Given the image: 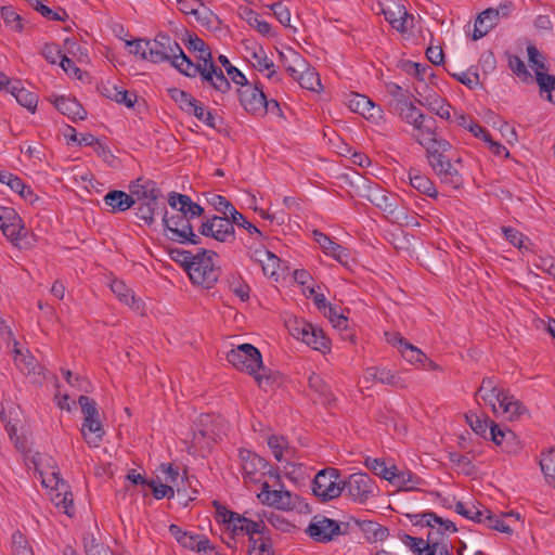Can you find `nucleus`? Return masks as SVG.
<instances>
[{
  "label": "nucleus",
  "instance_id": "dca6fc26",
  "mask_svg": "<svg viewBox=\"0 0 555 555\" xmlns=\"http://www.w3.org/2000/svg\"><path fill=\"white\" fill-rule=\"evenodd\" d=\"M412 127L415 131L412 135L413 139L425 149L441 139L437 134V125L433 117H426L423 115L412 125Z\"/></svg>",
  "mask_w": 555,
  "mask_h": 555
},
{
  "label": "nucleus",
  "instance_id": "cd10ccee",
  "mask_svg": "<svg viewBox=\"0 0 555 555\" xmlns=\"http://www.w3.org/2000/svg\"><path fill=\"white\" fill-rule=\"evenodd\" d=\"M504 392L505 390L498 388V382L494 377H485L476 395L488 402L494 413H498L495 401H498Z\"/></svg>",
  "mask_w": 555,
  "mask_h": 555
},
{
  "label": "nucleus",
  "instance_id": "a18cd8bd",
  "mask_svg": "<svg viewBox=\"0 0 555 555\" xmlns=\"http://www.w3.org/2000/svg\"><path fill=\"white\" fill-rule=\"evenodd\" d=\"M308 385L311 390L320 396L324 403H331L334 400L328 385L320 375L311 373L308 378Z\"/></svg>",
  "mask_w": 555,
  "mask_h": 555
},
{
  "label": "nucleus",
  "instance_id": "8fccbe9b",
  "mask_svg": "<svg viewBox=\"0 0 555 555\" xmlns=\"http://www.w3.org/2000/svg\"><path fill=\"white\" fill-rule=\"evenodd\" d=\"M298 83L301 88L310 91H318L321 87L319 74L307 63V68L298 76Z\"/></svg>",
  "mask_w": 555,
  "mask_h": 555
},
{
  "label": "nucleus",
  "instance_id": "c9c22d12",
  "mask_svg": "<svg viewBox=\"0 0 555 555\" xmlns=\"http://www.w3.org/2000/svg\"><path fill=\"white\" fill-rule=\"evenodd\" d=\"M498 403V411L501 410V414L509 420L518 417L526 411V408L522 405V403L507 391L501 395Z\"/></svg>",
  "mask_w": 555,
  "mask_h": 555
},
{
  "label": "nucleus",
  "instance_id": "f257e3e1",
  "mask_svg": "<svg viewBox=\"0 0 555 555\" xmlns=\"http://www.w3.org/2000/svg\"><path fill=\"white\" fill-rule=\"evenodd\" d=\"M212 505L216 509V520L224 527L223 534L227 538H223V541L229 547L234 548L236 539L247 535L249 555H274L272 543L266 538L268 528L262 519L253 520L246 516L247 512L241 515L228 509L218 501H214Z\"/></svg>",
  "mask_w": 555,
  "mask_h": 555
},
{
  "label": "nucleus",
  "instance_id": "4c0bfd02",
  "mask_svg": "<svg viewBox=\"0 0 555 555\" xmlns=\"http://www.w3.org/2000/svg\"><path fill=\"white\" fill-rule=\"evenodd\" d=\"M190 115L195 116L199 121L204 122L207 127L219 130L223 125L221 117H216L215 114L207 109L206 106L198 100L189 112Z\"/></svg>",
  "mask_w": 555,
  "mask_h": 555
},
{
  "label": "nucleus",
  "instance_id": "473e14b6",
  "mask_svg": "<svg viewBox=\"0 0 555 555\" xmlns=\"http://www.w3.org/2000/svg\"><path fill=\"white\" fill-rule=\"evenodd\" d=\"M383 14L396 30L404 33L408 29L406 23L410 15L403 5L393 4L391 8L384 9Z\"/></svg>",
  "mask_w": 555,
  "mask_h": 555
},
{
  "label": "nucleus",
  "instance_id": "3c124183",
  "mask_svg": "<svg viewBox=\"0 0 555 555\" xmlns=\"http://www.w3.org/2000/svg\"><path fill=\"white\" fill-rule=\"evenodd\" d=\"M168 94L179 105V107L188 114L189 112H191L193 104H195L196 102V99L194 96H192L186 91L180 90L178 88L168 89Z\"/></svg>",
  "mask_w": 555,
  "mask_h": 555
},
{
  "label": "nucleus",
  "instance_id": "a878e982",
  "mask_svg": "<svg viewBox=\"0 0 555 555\" xmlns=\"http://www.w3.org/2000/svg\"><path fill=\"white\" fill-rule=\"evenodd\" d=\"M389 338L388 341L392 345H398L402 357L410 363H418L426 359L424 352L417 347L411 345L405 338L399 334H386Z\"/></svg>",
  "mask_w": 555,
  "mask_h": 555
},
{
  "label": "nucleus",
  "instance_id": "7c9ffc66",
  "mask_svg": "<svg viewBox=\"0 0 555 555\" xmlns=\"http://www.w3.org/2000/svg\"><path fill=\"white\" fill-rule=\"evenodd\" d=\"M101 93L118 104H125L127 107H133L138 98L135 93H130L112 83L103 85L101 87Z\"/></svg>",
  "mask_w": 555,
  "mask_h": 555
},
{
  "label": "nucleus",
  "instance_id": "13d9d810",
  "mask_svg": "<svg viewBox=\"0 0 555 555\" xmlns=\"http://www.w3.org/2000/svg\"><path fill=\"white\" fill-rule=\"evenodd\" d=\"M450 462L466 476H472L476 473V467L472 463L470 459L466 455L453 452L449 454Z\"/></svg>",
  "mask_w": 555,
  "mask_h": 555
},
{
  "label": "nucleus",
  "instance_id": "e433bc0d",
  "mask_svg": "<svg viewBox=\"0 0 555 555\" xmlns=\"http://www.w3.org/2000/svg\"><path fill=\"white\" fill-rule=\"evenodd\" d=\"M170 64L184 76L193 78L198 75V72H201L202 62L198 61L197 64H194L180 47V52L176 53L171 59Z\"/></svg>",
  "mask_w": 555,
  "mask_h": 555
},
{
  "label": "nucleus",
  "instance_id": "603ef678",
  "mask_svg": "<svg viewBox=\"0 0 555 555\" xmlns=\"http://www.w3.org/2000/svg\"><path fill=\"white\" fill-rule=\"evenodd\" d=\"M541 470L543 472L546 480L550 483H554L555 486V450L551 449L550 451L542 453V457L540 460Z\"/></svg>",
  "mask_w": 555,
  "mask_h": 555
},
{
  "label": "nucleus",
  "instance_id": "5701e85b",
  "mask_svg": "<svg viewBox=\"0 0 555 555\" xmlns=\"http://www.w3.org/2000/svg\"><path fill=\"white\" fill-rule=\"evenodd\" d=\"M184 548L196 551L201 555H218L215 546L210 543L209 539L204 534L189 532L184 535L180 543Z\"/></svg>",
  "mask_w": 555,
  "mask_h": 555
},
{
  "label": "nucleus",
  "instance_id": "bf43d9fd",
  "mask_svg": "<svg viewBox=\"0 0 555 555\" xmlns=\"http://www.w3.org/2000/svg\"><path fill=\"white\" fill-rule=\"evenodd\" d=\"M234 224L244 228L258 243L263 242L266 238L262 232L255 224L249 222L241 212L233 215L232 225L234 227Z\"/></svg>",
  "mask_w": 555,
  "mask_h": 555
},
{
  "label": "nucleus",
  "instance_id": "a19ab883",
  "mask_svg": "<svg viewBox=\"0 0 555 555\" xmlns=\"http://www.w3.org/2000/svg\"><path fill=\"white\" fill-rule=\"evenodd\" d=\"M250 57L254 60L253 66L259 70H269L267 77L272 79L275 76L274 63L268 59L262 47L258 46L250 50Z\"/></svg>",
  "mask_w": 555,
  "mask_h": 555
},
{
  "label": "nucleus",
  "instance_id": "1a4fd4ad",
  "mask_svg": "<svg viewBox=\"0 0 555 555\" xmlns=\"http://www.w3.org/2000/svg\"><path fill=\"white\" fill-rule=\"evenodd\" d=\"M199 233L212 237L218 242L230 243L235 240V230L232 225V217L212 216L202 222Z\"/></svg>",
  "mask_w": 555,
  "mask_h": 555
},
{
  "label": "nucleus",
  "instance_id": "09e8293b",
  "mask_svg": "<svg viewBox=\"0 0 555 555\" xmlns=\"http://www.w3.org/2000/svg\"><path fill=\"white\" fill-rule=\"evenodd\" d=\"M367 469H370L376 476L382 477L385 480L393 478V470H397L396 466L387 467L385 462L380 459L366 457L364 462Z\"/></svg>",
  "mask_w": 555,
  "mask_h": 555
},
{
  "label": "nucleus",
  "instance_id": "f8f14e48",
  "mask_svg": "<svg viewBox=\"0 0 555 555\" xmlns=\"http://www.w3.org/2000/svg\"><path fill=\"white\" fill-rule=\"evenodd\" d=\"M130 194L134 202L137 203H149V204H159V199L163 198L162 190L158 188L157 183L151 179L138 178L132 181L129 185Z\"/></svg>",
  "mask_w": 555,
  "mask_h": 555
},
{
  "label": "nucleus",
  "instance_id": "69168bd1",
  "mask_svg": "<svg viewBox=\"0 0 555 555\" xmlns=\"http://www.w3.org/2000/svg\"><path fill=\"white\" fill-rule=\"evenodd\" d=\"M1 16L7 25H11L14 30L23 29L22 17L16 13L13 7H2Z\"/></svg>",
  "mask_w": 555,
  "mask_h": 555
},
{
  "label": "nucleus",
  "instance_id": "9b49d317",
  "mask_svg": "<svg viewBox=\"0 0 555 555\" xmlns=\"http://www.w3.org/2000/svg\"><path fill=\"white\" fill-rule=\"evenodd\" d=\"M344 491H346L354 502L365 503L374 495L375 485L367 474L356 473L344 480Z\"/></svg>",
  "mask_w": 555,
  "mask_h": 555
},
{
  "label": "nucleus",
  "instance_id": "c85d7f7f",
  "mask_svg": "<svg viewBox=\"0 0 555 555\" xmlns=\"http://www.w3.org/2000/svg\"><path fill=\"white\" fill-rule=\"evenodd\" d=\"M352 521L361 529L369 542L384 541L389 535L388 529L376 521L359 520L356 518H352Z\"/></svg>",
  "mask_w": 555,
  "mask_h": 555
},
{
  "label": "nucleus",
  "instance_id": "864d4df0",
  "mask_svg": "<svg viewBox=\"0 0 555 555\" xmlns=\"http://www.w3.org/2000/svg\"><path fill=\"white\" fill-rule=\"evenodd\" d=\"M135 205H137V207H135L137 218L139 220L143 221L144 224H146L147 227L153 225L155 222L154 215L158 210L159 205L158 204H156V205L149 204L147 202L146 203H137Z\"/></svg>",
  "mask_w": 555,
  "mask_h": 555
},
{
  "label": "nucleus",
  "instance_id": "e2e57ef3",
  "mask_svg": "<svg viewBox=\"0 0 555 555\" xmlns=\"http://www.w3.org/2000/svg\"><path fill=\"white\" fill-rule=\"evenodd\" d=\"M169 256L173 261L181 264L188 272L191 262L194 260L195 254L182 248H170Z\"/></svg>",
  "mask_w": 555,
  "mask_h": 555
},
{
  "label": "nucleus",
  "instance_id": "0eeeda50",
  "mask_svg": "<svg viewBox=\"0 0 555 555\" xmlns=\"http://www.w3.org/2000/svg\"><path fill=\"white\" fill-rule=\"evenodd\" d=\"M527 53L529 64L534 68L535 80L541 93L546 92L547 100L555 104V75L543 72L546 69L544 57L534 44H528Z\"/></svg>",
  "mask_w": 555,
  "mask_h": 555
},
{
  "label": "nucleus",
  "instance_id": "20e7f679",
  "mask_svg": "<svg viewBox=\"0 0 555 555\" xmlns=\"http://www.w3.org/2000/svg\"><path fill=\"white\" fill-rule=\"evenodd\" d=\"M163 224L165 230L169 232L168 238L179 244H201L199 235L194 233L191 219L183 212L177 211L172 216H168L166 207L163 205Z\"/></svg>",
  "mask_w": 555,
  "mask_h": 555
},
{
  "label": "nucleus",
  "instance_id": "423d86ee",
  "mask_svg": "<svg viewBox=\"0 0 555 555\" xmlns=\"http://www.w3.org/2000/svg\"><path fill=\"white\" fill-rule=\"evenodd\" d=\"M145 50H149V55L143 54V60L155 64L170 63L176 53L180 52V44L167 34L159 33L153 40L145 42Z\"/></svg>",
  "mask_w": 555,
  "mask_h": 555
},
{
  "label": "nucleus",
  "instance_id": "393cba45",
  "mask_svg": "<svg viewBox=\"0 0 555 555\" xmlns=\"http://www.w3.org/2000/svg\"><path fill=\"white\" fill-rule=\"evenodd\" d=\"M364 380H376L382 384L390 385L398 388H405L406 383L399 375L393 374L387 369L369 367L365 371Z\"/></svg>",
  "mask_w": 555,
  "mask_h": 555
},
{
  "label": "nucleus",
  "instance_id": "4be33fe9",
  "mask_svg": "<svg viewBox=\"0 0 555 555\" xmlns=\"http://www.w3.org/2000/svg\"><path fill=\"white\" fill-rule=\"evenodd\" d=\"M313 237L326 255L332 256L341 264L348 262L349 253L345 247L332 241L330 236L318 230L313 231Z\"/></svg>",
  "mask_w": 555,
  "mask_h": 555
},
{
  "label": "nucleus",
  "instance_id": "2f4dec72",
  "mask_svg": "<svg viewBox=\"0 0 555 555\" xmlns=\"http://www.w3.org/2000/svg\"><path fill=\"white\" fill-rule=\"evenodd\" d=\"M81 434L89 446L98 447L105 434L99 416L83 420Z\"/></svg>",
  "mask_w": 555,
  "mask_h": 555
},
{
  "label": "nucleus",
  "instance_id": "bb28decb",
  "mask_svg": "<svg viewBox=\"0 0 555 555\" xmlns=\"http://www.w3.org/2000/svg\"><path fill=\"white\" fill-rule=\"evenodd\" d=\"M104 204L109 207L112 212H124L134 206L131 194L120 190L109 191L105 194Z\"/></svg>",
  "mask_w": 555,
  "mask_h": 555
},
{
  "label": "nucleus",
  "instance_id": "b1692460",
  "mask_svg": "<svg viewBox=\"0 0 555 555\" xmlns=\"http://www.w3.org/2000/svg\"><path fill=\"white\" fill-rule=\"evenodd\" d=\"M499 9L489 8L482 11L475 21V28L473 39L478 40L486 36L490 29H492L499 21Z\"/></svg>",
  "mask_w": 555,
  "mask_h": 555
},
{
  "label": "nucleus",
  "instance_id": "39448f33",
  "mask_svg": "<svg viewBox=\"0 0 555 555\" xmlns=\"http://www.w3.org/2000/svg\"><path fill=\"white\" fill-rule=\"evenodd\" d=\"M312 492L322 502L338 498L344 492L339 470L333 467L320 470L312 481Z\"/></svg>",
  "mask_w": 555,
  "mask_h": 555
},
{
  "label": "nucleus",
  "instance_id": "338daca9",
  "mask_svg": "<svg viewBox=\"0 0 555 555\" xmlns=\"http://www.w3.org/2000/svg\"><path fill=\"white\" fill-rule=\"evenodd\" d=\"M25 230L23 223H22V219L20 218V221H16V222H8V224H5L3 227V229H1L2 233L4 234V236H7L10 241L12 242H15V241H20L23 238V231Z\"/></svg>",
  "mask_w": 555,
  "mask_h": 555
},
{
  "label": "nucleus",
  "instance_id": "f3484780",
  "mask_svg": "<svg viewBox=\"0 0 555 555\" xmlns=\"http://www.w3.org/2000/svg\"><path fill=\"white\" fill-rule=\"evenodd\" d=\"M451 147L452 146L449 141L440 139L425 149L426 158L434 172H441V167H443L447 162L453 158V156L450 155Z\"/></svg>",
  "mask_w": 555,
  "mask_h": 555
},
{
  "label": "nucleus",
  "instance_id": "0e129e2a",
  "mask_svg": "<svg viewBox=\"0 0 555 555\" xmlns=\"http://www.w3.org/2000/svg\"><path fill=\"white\" fill-rule=\"evenodd\" d=\"M245 20L251 27H255L261 35L266 36L270 34L271 25L266 21H261L257 12L250 9H246Z\"/></svg>",
  "mask_w": 555,
  "mask_h": 555
},
{
  "label": "nucleus",
  "instance_id": "aec40b11",
  "mask_svg": "<svg viewBox=\"0 0 555 555\" xmlns=\"http://www.w3.org/2000/svg\"><path fill=\"white\" fill-rule=\"evenodd\" d=\"M50 101L61 114L67 116L72 120H82L87 116L86 109L74 98L61 95L50 98Z\"/></svg>",
  "mask_w": 555,
  "mask_h": 555
},
{
  "label": "nucleus",
  "instance_id": "49530a36",
  "mask_svg": "<svg viewBox=\"0 0 555 555\" xmlns=\"http://www.w3.org/2000/svg\"><path fill=\"white\" fill-rule=\"evenodd\" d=\"M402 542L416 555H425L431 551V544L435 542L431 540V533L427 537V542L422 538H415L410 534L402 535Z\"/></svg>",
  "mask_w": 555,
  "mask_h": 555
},
{
  "label": "nucleus",
  "instance_id": "37998d69",
  "mask_svg": "<svg viewBox=\"0 0 555 555\" xmlns=\"http://www.w3.org/2000/svg\"><path fill=\"white\" fill-rule=\"evenodd\" d=\"M388 481L403 490L410 491L415 490L416 486L422 482V479L410 470H393V478H390Z\"/></svg>",
  "mask_w": 555,
  "mask_h": 555
},
{
  "label": "nucleus",
  "instance_id": "7ed1b4c3",
  "mask_svg": "<svg viewBox=\"0 0 555 555\" xmlns=\"http://www.w3.org/2000/svg\"><path fill=\"white\" fill-rule=\"evenodd\" d=\"M217 254L212 250L199 248L189 267L188 274L194 284L211 288L219 279L220 268L216 267L212 258Z\"/></svg>",
  "mask_w": 555,
  "mask_h": 555
},
{
  "label": "nucleus",
  "instance_id": "72a5a7b5",
  "mask_svg": "<svg viewBox=\"0 0 555 555\" xmlns=\"http://www.w3.org/2000/svg\"><path fill=\"white\" fill-rule=\"evenodd\" d=\"M409 180L410 184L420 193H423L433 198L437 197L438 193L434 182L418 169L411 168L409 170Z\"/></svg>",
  "mask_w": 555,
  "mask_h": 555
},
{
  "label": "nucleus",
  "instance_id": "de8ad7c7",
  "mask_svg": "<svg viewBox=\"0 0 555 555\" xmlns=\"http://www.w3.org/2000/svg\"><path fill=\"white\" fill-rule=\"evenodd\" d=\"M280 61L284 65L286 72H294V67L299 69L307 68V61L292 48L285 52H280Z\"/></svg>",
  "mask_w": 555,
  "mask_h": 555
},
{
  "label": "nucleus",
  "instance_id": "c03bdc74",
  "mask_svg": "<svg viewBox=\"0 0 555 555\" xmlns=\"http://www.w3.org/2000/svg\"><path fill=\"white\" fill-rule=\"evenodd\" d=\"M186 49L191 52H197V59L199 62H208L212 60L210 48L196 35H189V39L185 43Z\"/></svg>",
  "mask_w": 555,
  "mask_h": 555
},
{
  "label": "nucleus",
  "instance_id": "4468645a",
  "mask_svg": "<svg viewBox=\"0 0 555 555\" xmlns=\"http://www.w3.org/2000/svg\"><path fill=\"white\" fill-rule=\"evenodd\" d=\"M348 106L352 112L362 115L367 120L379 122L383 119V109L376 105L370 98L353 93L351 94Z\"/></svg>",
  "mask_w": 555,
  "mask_h": 555
},
{
  "label": "nucleus",
  "instance_id": "58836bf2",
  "mask_svg": "<svg viewBox=\"0 0 555 555\" xmlns=\"http://www.w3.org/2000/svg\"><path fill=\"white\" fill-rule=\"evenodd\" d=\"M13 353H14V362L15 365L25 374H36V369L38 367L37 360L28 352L24 353L18 348V343L14 340L13 344Z\"/></svg>",
  "mask_w": 555,
  "mask_h": 555
},
{
  "label": "nucleus",
  "instance_id": "412c9836",
  "mask_svg": "<svg viewBox=\"0 0 555 555\" xmlns=\"http://www.w3.org/2000/svg\"><path fill=\"white\" fill-rule=\"evenodd\" d=\"M168 204L179 212L185 214L191 220L204 214V208L199 204L194 203L191 197L185 194L171 192L168 197Z\"/></svg>",
  "mask_w": 555,
  "mask_h": 555
},
{
  "label": "nucleus",
  "instance_id": "2eb2a0df",
  "mask_svg": "<svg viewBox=\"0 0 555 555\" xmlns=\"http://www.w3.org/2000/svg\"><path fill=\"white\" fill-rule=\"evenodd\" d=\"M339 531L338 522L336 520L315 516L310 522L307 532L317 542H330Z\"/></svg>",
  "mask_w": 555,
  "mask_h": 555
},
{
  "label": "nucleus",
  "instance_id": "ea45409f",
  "mask_svg": "<svg viewBox=\"0 0 555 555\" xmlns=\"http://www.w3.org/2000/svg\"><path fill=\"white\" fill-rule=\"evenodd\" d=\"M395 111L400 116L401 120L413 125L424 114L410 101V99H402L399 103H395Z\"/></svg>",
  "mask_w": 555,
  "mask_h": 555
},
{
  "label": "nucleus",
  "instance_id": "c756f323",
  "mask_svg": "<svg viewBox=\"0 0 555 555\" xmlns=\"http://www.w3.org/2000/svg\"><path fill=\"white\" fill-rule=\"evenodd\" d=\"M301 340L315 350H323L328 348V339L323 331L314 327L312 324H302Z\"/></svg>",
  "mask_w": 555,
  "mask_h": 555
},
{
  "label": "nucleus",
  "instance_id": "f704fd0d",
  "mask_svg": "<svg viewBox=\"0 0 555 555\" xmlns=\"http://www.w3.org/2000/svg\"><path fill=\"white\" fill-rule=\"evenodd\" d=\"M10 93L16 99V101L31 113H35L38 104V96L36 93L25 89L22 86V81L15 79L10 89Z\"/></svg>",
  "mask_w": 555,
  "mask_h": 555
},
{
  "label": "nucleus",
  "instance_id": "a211bd4d",
  "mask_svg": "<svg viewBox=\"0 0 555 555\" xmlns=\"http://www.w3.org/2000/svg\"><path fill=\"white\" fill-rule=\"evenodd\" d=\"M262 494L266 495V502L279 509L291 511L296 507L298 496L286 490H270L267 481L262 482Z\"/></svg>",
  "mask_w": 555,
  "mask_h": 555
},
{
  "label": "nucleus",
  "instance_id": "6e6d98bb",
  "mask_svg": "<svg viewBox=\"0 0 555 555\" xmlns=\"http://www.w3.org/2000/svg\"><path fill=\"white\" fill-rule=\"evenodd\" d=\"M509 69L524 82L532 81L533 77L527 69L524 61L516 55H508Z\"/></svg>",
  "mask_w": 555,
  "mask_h": 555
},
{
  "label": "nucleus",
  "instance_id": "4d7b16f0",
  "mask_svg": "<svg viewBox=\"0 0 555 555\" xmlns=\"http://www.w3.org/2000/svg\"><path fill=\"white\" fill-rule=\"evenodd\" d=\"M111 289L126 305L134 307L137 304L133 294L122 281L114 280L111 283Z\"/></svg>",
  "mask_w": 555,
  "mask_h": 555
},
{
  "label": "nucleus",
  "instance_id": "680f3d73",
  "mask_svg": "<svg viewBox=\"0 0 555 555\" xmlns=\"http://www.w3.org/2000/svg\"><path fill=\"white\" fill-rule=\"evenodd\" d=\"M218 61L224 66L227 74L231 80L236 85H244L247 81L245 75L235 66H233L225 55H219Z\"/></svg>",
  "mask_w": 555,
  "mask_h": 555
},
{
  "label": "nucleus",
  "instance_id": "5fc2aeb1",
  "mask_svg": "<svg viewBox=\"0 0 555 555\" xmlns=\"http://www.w3.org/2000/svg\"><path fill=\"white\" fill-rule=\"evenodd\" d=\"M0 420L2 423H4L8 435L10 437L11 441L14 442L15 448L23 452L26 451V440L24 438L17 436L16 427H15V425H12L8 421L7 414L4 411V406L2 404L0 405Z\"/></svg>",
  "mask_w": 555,
  "mask_h": 555
},
{
  "label": "nucleus",
  "instance_id": "6e6552de",
  "mask_svg": "<svg viewBox=\"0 0 555 555\" xmlns=\"http://www.w3.org/2000/svg\"><path fill=\"white\" fill-rule=\"evenodd\" d=\"M240 459L242 461V468L246 480L250 482H260L261 477L267 474L280 479V476L272 470L270 464L258 454L249 450H240Z\"/></svg>",
  "mask_w": 555,
  "mask_h": 555
},
{
  "label": "nucleus",
  "instance_id": "ddd939ff",
  "mask_svg": "<svg viewBox=\"0 0 555 555\" xmlns=\"http://www.w3.org/2000/svg\"><path fill=\"white\" fill-rule=\"evenodd\" d=\"M365 197L388 216L393 217L395 219L400 218V212L398 211L400 201L397 195L387 193L378 185H374L367 188Z\"/></svg>",
  "mask_w": 555,
  "mask_h": 555
},
{
  "label": "nucleus",
  "instance_id": "6ab92c4d",
  "mask_svg": "<svg viewBox=\"0 0 555 555\" xmlns=\"http://www.w3.org/2000/svg\"><path fill=\"white\" fill-rule=\"evenodd\" d=\"M462 168L461 157H453L441 167V172L436 171L435 173L441 183L448 184L452 189H460L464 184V179L461 173Z\"/></svg>",
  "mask_w": 555,
  "mask_h": 555
},
{
  "label": "nucleus",
  "instance_id": "052dcab7",
  "mask_svg": "<svg viewBox=\"0 0 555 555\" xmlns=\"http://www.w3.org/2000/svg\"><path fill=\"white\" fill-rule=\"evenodd\" d=\"M287 440L283 436L272 435L268 438V446L272 450L276 461L282 462L284 450L288 451Z\"/></svg>",
  "mask_w": 555,
  "mask_h": 555
},
{
  "label": "nucleus",
  "instance_id": "774afa93",
  "mask_svg": "<svg viewBox=\"0 0 555 555\" xmlns=\"http://www.w3.org/2000/svg\"><path fill=\"white\" fill-rule=\"evenodd\" d=\"M212 205L215 206L216 210L221 212L223 217H232L233 215H237V210L235 207L224 197L221 195H215L212 198Z\"/></svg>",
  "mask_w": 555,
  "mask_h": 555
},
{
  "label": "nucleus",
  "instance_id": "9d476101",
  "mask_svg": "<svg viewBox=\"0 0 555 555\" xmlns=\"http://www.w3.org/2000/svg\"><path fill=\"white\" fill-rule=\"evenodd\" d=\"M238 98L244 109L255 116H264L267 107V96L262 88L258 85L249 83L248 80L244 85H240Z\"/></svg>",
  "mask_w": 555,
  "mask_h": 555
},
{
  "label": "nucleus",
  "instance_id": "f03ea898",
  "mask_svg": "<svg viewBox=\"0 0 555 555\" xmlns=\"http://www.w3.org/2000/svg\"><path fill=\"white\" fill-rule=\"evenodd\" d=\"M227 360L237 370L255 376L259 387L264 388L271 383L268 374H257L259 370L264 371L260 351L250 344H242L227 353Z\"/></svg>",
  "mask_w": 555,
  "mask_h": 555
},
{
  "label": "nucleus",
  "instance_id": "79ce46f5",
  "mask_svg": "<svg viewBox=\"0 0 555 555\" xmlns=\"http://www.w3.org/2000/svg\"><path fill=\"white\" fill-rule=\"evenodd\" d=\"M53 477L55 479L54 490L55 491H63V496L61 500H55V506L60 507L62 506L64 508L65 514L68 516L73 515V507H74V500L72 492L68 491V486L66 481H64L62 478L59 477L57 474H53Z\"/></svg>",
  "mask_w": 555,
  "mask_h": 555
}]
</instances>
